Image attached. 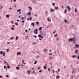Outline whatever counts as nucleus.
<instances>
[{"label":"nucleus","mask_w":79,"mask_h":79,"mask_svg":"<svg viewBox=\"0 0 79 79\" xmlns=\"http://www.w3.org/2000/svg\"><path fill=\"white\" fill-rule=\"evenodd\" d=\"M69 42H71V41H73V42L74 43H75V37H73V38H69Z\"/></svg>","instance_id":"f257e3e1"},{"label":"nucleus","mask_w":79,"mask_h":79,"mask_svg":"<svg viewBox=\"0 0 79 79\" xmlns=\"http://www.w3.org/2000/svg\"><path fill=\"white\" fill-rule=\"evenodd\" d=\"M37 31H38V30L37 29H35L34 31L35 34H37Z\"/></svg>","instance_id":"f03ea898"},{"label":"nucleus","mask_w":79,"mask_h":79,"mask_svg":"<svg viewBox=\"0 0 79 79\" xmlns=\"http://www.w3.org/2000/svg\"><path fill=\"white\" fill-rule=\"evenodd\" d=\"M67 8L69 10V11L70 12V10H71V8L69 6H68Z\"/></svg>","instance_id":"7ed1b4c3"},{"label":"nucleus","mask_w":79,"mask_h":79,"mask_svg":"<svg viewBox=\"0 0 79 79\" xmlns=\"http://www.w3.org/2000/svg\"><path fill=\"white\" fill-rule=\"evenodd\" d=\"M38 37H39V38L41 37V39H43V38H44L43 37V36H42V35H38Z\"/></svg>","instance_id":"20e7f679"},{"label":"nucleus","mask_w":79,"mask_h":79,"mask_svg":"<svg viewBox=\"0 0 79 79\" xmlns=\"http://www.w3.org/2000/svg\"><path fill=\"white\" fill-rule=\"evenodd\" d=\"M17 54L19 55H21V53L20 52H19L17 53Z\"/></svg>","instance_id":"39448f33"},{"label":"nucleus","mask_w":79,"mask_h":79,"mask_svg":"<svg viewBox=\"0 0 79 79\" xmlns=\"http://www.w3.org/2000/svg\"><path fill=\"white\" fill-rule=\"evenodd\" d=\"M32 2H33V3H36V1L35 0H32Z\"/></svg>","instance_id":"423d86ee"},{"label":"nucleus","mask_w":79,"mask_h":79,"mask_svg":"<svg viewBox=\"0 0 79 79\" xmlns=\"http://www.w3.org/2000/svg\"><path fill=\"white\" fill-rule=\"evenodd\" d=\"M75 46L77 47V48L78 47H79V44H75Z\"/></svg>","instance_id":"0eeeda50"},{"label":"nucleus","mask_w":79,"mask_h":79,"mask_svg":"<svg viewBox=\"0 0 79 79\" xmlns=\"http://www.w3.org/2000/svg\"><path fill=\"white\" fill-rule=\"evenodd\" d=\"M31 25L32 26H33V27H34V23H32L31 24Z\"/></svg>","instance_id":"6e6552de"},{"label":"nucleus","mask_w":79,"mask_h":79,"mask_svg":"<svg viewBox=\"0 0 79 79\" xmlns=\"http://www.w3.org/2000/svg\"><path fill=\"white\" fill-rule=\"evenodd\" d=\"M6 18H9V16H10V15H6Z\"/></svg>","instance_id":"1a4fd4ad"},{"label":"nucleus","mask_w":79,"mask_h":79,"mask_svg":"<svg viewBox=\"0 0 79 79\" xmlns=\"http://www.w3.org/2000/svg\"><path fill=\"white\" fill-rule=\"evenodd\" d=\"M51 12H55V10L54 9H51Z\"/></svg>","instance_id":"9d476101"},{"label":"nucleus","mask_w":79,"mask_h":79,"mask_svg":"<svg viewBox=\"0 0 79 79\" xmlns=\"http://www.w3.org/2000/svg\"><path fill=\"white\" fill-rule=\"evenodd\" d=\"M20 11H21V9H19V10H17V12H20Z\"/></svg>","instance_id":"9b49d317"},{"label":"nucleus","mask_w":79,"mask_h":79,"mask_svg":"<svg viewBox=\"0 0 79 79\" xmlns=\"http://www.w3.org/2000/svg\"><path fill=\"white\" fill-rule=\"evenodd\" d=\"M16 69L17 70H19V67H16Z\"/></svg>","instance_id":"f8f14e48"},{"label":"nucleus","mask_w":79,"mask_h":79,"mask_svg":"<svg viewBox=\"0 0 79 79\" xmlns=\"http://www.w3.org/2000/svg\"><path fill=\"white\" fill-rule=\"evenodd\" d=\"M75 52L76 53H78V49H76L75 51Z\"/></svg>","instance_id":"ddd939ff"},{"label":"nucleus","mask_w":79,"mask_h":79,"mask_svg":"<svg viewBox=\"0 0 79 79\" xmlns=\"http://www.w3.org/2000/svg\"><path fill=\"white\" fill-rule=\"evenodd\" d=\"M2 54L3 56H5V52H3L2 53Z\"/></svg>","instance_id":"4468645a"},{"label":"nucleus","mask_w":79,"mask_h":79,"mask_svg":"<svg viewBox=\"0 0 79 79\" xmlns=\"http://www.w3.org/2000/svg\"><path fill=\"white\" fill-rule=\"evenodd\" d=\"M28 8H29V9H30V10H32V8L31 7V6H29L28 7Z\"/></svg>","instance_id":"2eb2a0df"},{"label":"nucleus","mask_w":79,"mask_h":79,"mask_svg":"<svg viewBox=\"0 0 79 79\" xmlns=\"http://www.w3.org/2000/svg\"><path fill=\"white\" fill-rule=\"evenodd\" d=\"M37 61L36 60L35 61V63H34V64H36V63H37Z\"/></svg>","instance_id":"dca6fc26"},{"label":"nucleus","mask_w":79,"mask_h":79,"mask_svg":"<svg viewBox=\"0 0 79 79\" xmlns=\"http://www.w3.org/2000/svg\"><path fill=\"white\" fill-rule=\"evenodd\" d=\"M18 22H17V23H15V25H16V26H18Z\"/></svg>","instance_id":"f3484780"},{"label":"nucleus","mask_w":79,"mask_h":79,"mask_svg":"<svg viewBox=\"0 0 79 79\" xmlns=\"http://www.w3.org/2000/svg\"><path fill=\"white\" fill-rule=\"evenodd\" d=\"M56 79H59L60 78V76H57L56 77Z\"/></svg>","instance_id":"a211bd4d"},{"label":"nucleus","mask_w":79,"mask_h":79,"mask_svg":"<svg viewBox=\"0 0 79 79\" xmlns=\"http://www.w3.org/2000/svg\"><path fill=\"white\" fill-rule=\"evenodd\" d=\"M42 27H40L39 29V31H40L41 30H42Z\"/></svg>","instance_id":"6ab92c4d"},{"label":"nucleus","mask_w":79,"mask_h":79,"mask_svg":"<svg viewBox=\"0 0 79 79\" xmlns=\"http://www.w3.org/2000/svg\"><path fill=\"white\" fill-rule=\"evenodd\" d=\"M19 37L18 36H16L15 38V40H18V39Z\"/></svg>","instance_id":"aec40b11"},{"label":"nucleus","mask_w":79,"mask_h":79,"mask_svg":"<svg viewBox=\"0 0 79 79\" xmlns=\"http://www.w3.org/2000/svg\"><path fill=\"white\" fill-rule=\"evenodd\" d=\"M28 15H31V13L29 12H28Z\"/></svg>","instance_id":"412c9836"},{"label":"nucleus","mask_w":79,"mask_h":79,"mask_svg":"<svg viewBox=\"0 0 79 79\" xmlns=\"http://www.w3.org/2000/svg\"><path fill=\"white\" fill-rule=\"evenodd\" d=\"M72 73V74H74L75 72H74V69H73Z\"/></svg>","instance_id":"4be33fe9"},{"label":"nucleus","mask_w":79,"mask_h":79,"mask_svg":"<svg viewBox=\"0 0 79 79\" xmlns=\"http://www.w3.org/2000/svg\"><path fill=\"white\" fill-rule=\"evenodd\" d=\"M55 9H59V7H56L55 8Z\"/></svg>","instance_id":"5701e85b"},{"label":"nucleus","mask_w":79,"mask_h":79,"mask_svg":"<svg viewBox=\"0 0 79 79\" xmlns=\"http://www.w3.org/2000/svg\"><path fill=\"white\" fill-rule=\"evenodd\" d=\"M46 68H47V66H44V69H46Z\"/></svg>","instance_id":"b1692460"},{"label":"nucleus","mask_w":79,"mask_h":79,"mask_svg":"<svg viewBox=\"0 0 79 79\" xmlns=\"http://www.w3.org/2000/svg\"><path fill=\"white\" fill-rule=\"evenodd\" d=\"M75 12H77V9L76 8H75Z\"/></svg>","instance_id":"393cba45"},{"label":"nucleus","mask_w":79,"mask_h":79,"mask_svg":"<svg viewBox=\"0 0 79 79\" xmlns=\"http://www.w3.org/2000/svg\"><path fill=\"white\" fill-rule=\"evenodd\" d=\"M11 29L12 30H13V31L15 30V29H14L13 27H12L11 28Z\"/></svg>","instance_id":"a878e982"},{"label":"nucleus","mask_w":79,"mask_h":79,"mask_svg":"<svg viewBox=\"0 0 79 79\" xmlns=\"http://www.w3.org/2000/svg\"><path fill=\"white\" fill-rule=\"evenodd\" d=\"M14 39V37L13 36L12 38H10V40H12V39Z\"/></svg>","instance_id":"bb28decb"},{"label":"nucleus","mask_w":79,"mask_h":79,"mask_svg":"<svg viewBox=\"0 0 79 79\" xmlns=\"http://www.w3.org/2000/svg\"><path fill=\"white\" fill-rule=\"evenodd\" d=\"M67 11V9H65L64 10V13H66Z\"/></svg>","instance_id":"cd10ccee"},{"label":"nucleus","mask_w":79,"mask_h":79,"mask_svg":"<svg viewBox=\"0 0 79 79\" xmlns=\"http://www.w3.org/2000/svg\"><path fill=\"white\" fill-rule=\"evenodd\" d=\"M36 24H37V25H38V24H39V22H36L35 23Z\"/></svg>","instance_id":"c85d7f7f"},{"label":"nucleus","mask_w":79,"mask_h":79,"mask_svg":"<svg viewBox=\"0 0 79 79\" xmlns=\"http://www.w3.org/2000/svg\"><path fill=\"white\" fill-rule=\"evenodd\" d=\"M3 54V51H1L0 52V54Z\"/></svg>","instance_id":"c756f323"},{"label":"nucleus","mask_w":79,"mask_h":79,"mask_svg":"<svg viewBox=\"0 0 79 79\" xmlns=\"http://www.w3.org/2000/svg\"><path fill=\"white\" fill-rule=\"evenodd\" d=\"M7 68L8 69H9L10 68V66H8L7 67Z\"/></svg>","instance_id":"7c9ffc66"},{"label":"nucleus","mask_w":79,"mask_h":79,"mask_svg":"<svg viewBox=\"0 0 79 79\" xmlns=\"http://www.w3.org/2000/svg\"><path fill=\"white\" fill-rule=\"evenodd\" d=\"M57 34H56V35H54V36H55V37H56V36H57Z\"/></svg>","instance_id":"2f4dec72"},{"label":"nucleus","mask_w":79,"mask_h":79,"mask_svg":"<svg viewBox=\"0 0 79 79\" xmlns=\"http://www.w3.org/2000/svg\"><path fill=\"white\" fill-rule=\"evenodd\" d=\"M43 50H44L45 52H47V50L46 49H43Z\"/></svg>","instance_id":"473e14b6"},{"label":"nucleus","mask_w":79,"mask_h":79,"mask_svg":"<svg viewBox=\"0 0 79 79\" xmlns=\"http://www.w3.org/2000/svg\"><path fill=\"white\" fill-rule=\"evenodd\" d=\"M27 72H28V74H30V72L28 70L27 71Z\"/></svg>","instance_id":"72a5a7b5"},{"label":"nucleus","mask_w":79,"mask_h":79,"mask_svg":"<svg viewBox=\"0 0 79 79\" xmlns=\"http://www.w3.org/2000/svg\"><path fill=\"white\" fill-rule=\"evenodd\" d=\"M64 22H65L66 23L67 22V21L66 19L64 20Z\"/></svg>","instance_id":"f704fd0d"},{"label":"nucleus","mask_w":79,"mask_h":79,"mask_svg":"<svg viewBox=\"0 0 79 79\" xmlns=\"http://www.w3.org/2000/svg\"><path fill=\"white\" fill-rule=\"evenodd\" d=\"M75 57H76V56H74V55H73V58H75Z\"/></svg>","instance_id":"c9c22d12"},{"label":"nucleus","mask_w":79,"mask_h":79,"mask_svg":"<svg viewBox=\"0 0 79 79\" xmlns=\"http://www.w3.org/2000/svg\"><path fill=\"white\" fill-rule=\"evenodd\" d=\"M8 51H9V49L8 48L7 49H6V52H8Z\"/></svg>","instance_id":"e433bc0d"},{"label":"nucleus","mask_w":79,"mask_h":79,"mask_svg":"<svg viewBox=\"0 0 79 79\" xmlns=\"http://www.w3.org/2000/svg\"><path fill=\"white\" fill-rule=\"evenodd\" d=\"M52 5L53 6H55V3H52Z\"/></svg>","instance_id":"4c0bfd02"},{"label":"nucleus","mask_w":79,"mask_h":79,"mask_svg":"<svg viewBox=\"0 0 79 79\" xmlns=\"http://www.w3.org/2000/svg\"><path fill=\"white\" fill-rule=\"evenodd\" d=\"M47 19H48V21H49V22H50V19L48 18Z\"/></svg>","instance_id":"58836bf2"},{"label":"nucleus","mask_w":79,"mask_h":79,"mask_svg":"<svg viewBox=\"0 0 79 79\" xmlns=\"http://www.w3.org/2000/svg\"><path fill=\"white\" fill-rule=\"evenodd\" d=\"M40 66H39V67H38V69H40Z\"/></svg>","instance_id":"ea45409f"},{"label":"nucleus","mask_w":79,"mask_h":79,"mask_svg":"<svg viewBox=\"0 0 79 79\" xmlns=\"http://www.w3.org/2000/svg\"><path fill=\"white\" fill-rule=\"evenodd\" d=\"M40 56H36V58H38Z\"/></svg>","instance_id":"a19ab883"},{"label":"nucleus","mask_w":79,"mask_h":79,"mask_svg":"<svg viewBox=\"0 0 79 79\" xmlns=\"http://www.w3.org/2000/svg\"><path fill=\"white\" fill-rule=\"evenodd\" d=\"M39 72L40 73H42V70H40Z\"/></svg>","instance_id":"79ce46f5"},{"label":"nucleus","mask_w":79,"mask_h":79,"mask_svg":"<svg viewBox=\"0 0 79 79\" xmlns=\"http://www.w3.org/2000/svg\"><path fill=\"white\" fill-rule=\"evenodd\" d=\"M6 63H7V62H5V63H4V64H5Z\"/></svg>","instance_id":"37998d69"},{"label":"nucleus","mask_w":79,"mask_h":79,"mask_svg":"<svg viewBox=\"0 0 79 79\" xmlns=\"http://www.w3.org/2000/svg\"><path fill=\"white\" fill-rule=\"evenodd\" d=\"M52 71H53V73H55V71H54V69H53V70H52Z\"/></svg>","instance_id":"c03bdc74"},{"label":"nucleus","mask_w":79,"mask_h":79,"mask_svg":"<svg viewBox=\"0 0 79 79\" xmlns=\"http://www.w3.org/2000/svg\"><path fill=\"white\" fill-rule=\"evenodd\" d=\"M6 77H9V76H8V75H6Z\"/></svg>","instance_id":"a18cd8bd"},{"label":"nucleus","mask_w":79,"mask_h":79,"mask_svg":"<svg viewBox=\"0 0 79 79\" xmlns=\"http://www.w3.org/2000/svg\"><path fill=\"white\" fill-rule=\"evenodd\" d=\"M7 44H10V42H7Z\"/></svg>","instance_id":"49530a36"},{"label":"nucleus","mask_w":79,"mask_h":79,"mask_svg":"<svg viewBox=\"0 0 79 79\" xmlns=\"http://www.w3.org/2000/svg\"><path fill=\"white\" fill-rule=\"evenodd\" d=\"M32 17H31L29 19H30V20H31V19H32Z\"/></svg>","instance_id":"de8ad7c7"},{"label":"nucleus","mask_w":79,"mask_h":79,"mask_svg":"<svg viewBox=\"0 0 79 79\" xmlns=\"http://www.w3.org/2000/svg\"><path fill=\"white\" fill-rule=\"evenodd\" d=\"M48 27H49V26H47L46 28H48Z\"/></svg>","instance_id":"09e8293b"},{"label":"nucleus","mask_w":79,"mask_h":79,"mask_svg":"<svg viewBox=\"0 0 79 79\" xmlns=\"http://www.w3.org/2000/svg\"><path fill=\"white\" fill-rule=\"evenodd\" d=\"M58 72H59L60 71V69H58Z\"/></svg>","instance_id":"8fccbe9b"},{"label":"nucleus","mask_w":79,"mask_h":79,"mask_svg":"<svg viewBox=\"0 0 79 79\" xmlns=\"http://www.w3.org/2000/svg\"><path fill=\"white\" fill-rule=\"evenodd\" d=\"M11 23H12V24H13V23H14V22L13 21H11Z\"/></svg>","instance_id":"3c124183"},{"label":"nucleus","mask_w":79,"mask_h":79,"mask_svg":"<svg viewBox=\"0 0 79 79\" xmlns=\"http://www.w3.org/2000/svg\"><path fill=\"white\" fill-rule=\"evenodd\" d=\"M4 69H6V66H4Z\"/></svg>","instance_id":"603ef678"},{"label":"nucleus","mask_w":79,"mask_h":79,"mask_svg":"<svg viewBox=\"0 0 79 79\" xmlns=\"http://www.w3.org/2000/svg\"><path fill=\"white\" fill-rule=\"evenodd\" d=\"M3 77L2 76H0V78H2Z\"/></svg>","instance_id":"864d4df0"},{"label":"nucleus","mask_w":79,"mask_h":79,"mask_svg":"<svg viewBox=\"0 0 79 79\" xmlns=\"http://www.w3.org/2000/svg\"><path fill=\"white\" fill-rule=\"evenodd\" d=\"M17 21H18V22H19V19H18V20H16Z\"/></svg>","instance_id":"5fc2aeb1"},{"label":"nucleus","mask_w":79,"mask_h":79,"mask_svg":"<svg viewBox=\"0 0 79 79\" xmlns=\"http://www.w3.org/2000/svg\"><path fill=\"white\" fill-rule=\"evenodd\" d=\"M34 37L35 38H37V36L36 35Z\"/></svg>","instance_id":"6e6d98bb"},{"label":"nucleus","mask_w":79,"mask_h":79,"mask_svg":"<svg viewBox=\"0 0 79 79\" xmlns=\"http://www.w3.org/2000/svg\"><path fill=\"white\" fill-rule=\"evenodd\" d=\"M33 74H34V73H35V71H33Z\"/></svg>","instance_id":"4d7b16f0"},{"label":"nucleus","mask_w":79,"mask_h":79,"mask_svg":"<svg viewBox=\"0 0 79 79\" xmlns=\"http://www.w3.org/2000/svg\"><path fill=\"white\" fill-rule=\"evenodd\" d=\"M32 69L33 70V71H34V68H32Z\"/></svg>","instance_id":"13d9d810"},{"label":"nucleus","mask_w":79,"mask_h":79,"mask_svg":"<svg viewBox=\"0 0 79 79\" xmlns=\"http://www.w3.org/2000/svg\"><path fill=\"white\" fill-rule=\"evenodd\" d=\"M46 14H48V12H47V11H46Z\"/></svg>","instance_id":"bf43d9fd"},{"label":"nucleus","mask_w":79,"mask_h":79,"mask_svg":"<svg viewBox=\"0 0 79 79\" xmlns=\"http://www.w3.org/2000/svg\"><path fill=\"white\" fill-rule=\"evenodd\" d=\"M22 19H23V20H24V18L23 17H22Z\"/></svg>","instance_id":"052dcab7"},{"label":"nucleus","mask_w":79,"mask_h":79,"mask_svg":"<svg viewBox=\"0 0 79 79\" xmlns=\"http://www.w3.org/2000/svg\"><path fill=\"white\" fill-rule=\"evenodd\" d=\"M40 39V40H42V39H40V38H39Z\"/></svg>","instance_id":"680f3d73"},{"label":"nucleus","mask_w":79,"mask_h":79,"mask_svg":"<svg viewBox=\"0 0 79 79\" xmlns=\"http://www.w3.org/2000/svg\"><path fill=\"white\" fill-rule=\"evenodd\" d=\"M15 8H16V5H15Z\"/></svg>","instance_id":"e2e57ef3"},{"label":"nucleus","mask_w":79,"mask_h":79,"mask_svg":"<svg viewBox=\"0 0 79 79\" xmlns=\"http://www.w3.org/2000/svg\"><path fill=\"white\" fill-rule=\"evenodd\" d=\"M12 26H13V27H15V25H12Z\"/></svg>","instance_id":"0e129e2a"},{"label":"nucleus","mask_w":79,"mask_h":79,"mask_svg":"<svg viewBox=\"0 0 79 79\" xmlns=\"http://www.w3.org/2000/svg\"><path fill=\"white\" fill-rule=\"evenodd\" d=\"M25 32H27V30H25Z\"/></svg>","instance_id":"69168bd1"},{"label":"nucleus","mask_w":79,"mask_h":79,"mask_svg":"<svg viewBox=\"0 0 79 79\" xmlns=\"http://www.w3.org/2000/svg\"><path fill=\"white\" fill-rule=\"evenodd\" d=\"M48 71H50V68H49L48 69Z\"/></svg>","instance_id":"338daca9"},{"label":"nucleus","mask_w":79,"mask_h":79,"mask_svg":"<svg viewBox=\"0 0 79 79\" xmlns=\"http://www.w3.org/2000/svg\"><path fill=\"white\" fill-rule=\"evenodd\" d=\"M22 23H24V20H23L22 21Z\"/></svg>","instance_id":"774afa93"}]
</instances>
